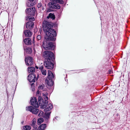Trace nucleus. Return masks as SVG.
Returning a JSON list of instances; mask_svg holds the SVG:
<instances>
[{
  "instance_id": "f257e3e1",
  "label": "nucleus",
  "mask_w": 130,
  "mask_h": 130,
  "mask_svg": "<svg viewBox=\"0 0 130 130\" xmlns=\"http://www.w3.org/2000/svg\"><path fill=\"white\" fill-rule=\"evenodd\" d=\"M50 23L46 21H44L42 23V29L46 34L45 38L46 41H55L56 36V31L52 28Z\"/></svg>"
},
{
  "instance_id": "f03ea898",
  "label": "nucleus",
  "mask_w": 130,
  "mask_h": 130,
  "mask_svg": "<svg viewBox=\"0 0 130 130\" xmlns=\"http://www.w3.org/2000/svg\"><path fill=\"white\" fill-rule=\"evenodd\" d=\"M43 57L45 58L44 65L47 69H53L54 64L53 62L54 59V54L51 51H45L43 53Z\"/></svg>"
},
{
  "instance_id": "7ed1b4c3",
  "label": "nucleus",
  "mask_w": 130,
  "mask_h": 130,
  "mask_svg": "<svg viewBox=\"0 0 130 130\" xmlns=\"http://www.w3.org/2000/svg\"><path fill=\"white\" fill-rule=\"evenodd\" d=\"M42 46L43 48L45 50H53L55 46L52 42H48L44 41L43 42Z\"/></svg>"
},
{
  "instance_id": "20e7f679",
  "label": "nucleus",
  "mask_w": 130,
  "mask_h": 130,
  "mask_svg": "<svg viewBox=\"0 0 130 130\" xmlns=\"http://www.w3.org/2000/svg\"><path fill=\"white\" fill-rule=\"evenodd\" d=\"M38 102L41 109L45 108L48 103V98H38Z\"/></svg>"
},
{
  "instance_id": "39448f33",
  "label": "nucleus",
  "mask_w": 130,
  "mask_h": 130,
  "mask_svg": "<svg viewBox=\"0 0 130 130\" xmlns=\"http://www.w3.org/2000/svg\"><path fill=\"white\" fill-rule=\"evenodd\" d=\"M38 76L36 77L35 75L34 74H29L27 77L28 80L30 82H35L38 79Z\"/></svg>"
},
{
  "instance_id": "423d86ee",
  "label": "nucleus",
  "mask_w": 130,
  "mask_h": 130,
  "mask_svg": "<svg viewBox=\"0 0 130 130\" xmlns=\"http://www.w3.org/2000/svg\"><path fill=\"white\" fill-rule=\"evenodd\" d=\"M36 8L35 7L29 8H27L26 10V14L30 15H34L35 13Z\"/></svg>"
},
{
  "instance_id": "0eeeda50",
  "label": "nucleus",
  "mask_w": 130,
  "mask_h": 130,
  "mask_svg": "<svg viewBox=\"0 0 130 130\" xmlns=\"http://www.w3.org/2000/svg\"><path fill=\"white\" fill-rule=\"evenodd\" d=\"M25 60L26 64L27 66H31L34 63L33 58L31 57H26Z\"/></svg>"
},
{
  "instance_id": "6e6552de",
  "label": "nucleus",
  "mask_w": 130,
  "mask_h": 130,
  "mask_svg": "<svg viewBox=\"0 0 130 130\" xmlns=\"http://www.w3.org/2000/svg\"><path fill=\"white\" fill-rule=\"evenodd\" d=\"M26 110L29 111L35 114H37L39 111V110L36 108L34 107L31 106H28L26 107Z\"/></svg>"
},
{
  "instance_id": "1a4fd4ad",
  "label": "nucleus",
  "mask_w": 130,
  "mask_h": 130,
  "mask_svg": "<svg viewBox=\"0 0 130 130\" xmlns=\"http://www.w3.org/2000/svg\"><path fill=\"white\" fill-rule=\"evenodd\" d=\"M30 102L31 105L32 106L36 107L39 106L38 103L37 98H32L30 100Z\"/></svg>"
},
{
  "instance_id": "9d476101",
  "label": "nucleus",
  "mask_w": 130,
  "mask_h": 130,
  "mask_svg": "<svg viewBox=\"0 0 130 130\" xmlns=\"http://www.w3.org/2000/svg\"><path fill=\"white\" fill-rule=\"evenodd\" d=\"M36 3V0H28L27 5L28 7H30L35 5Z\"/></svg>"
},
{
  "instance_id": "9b49d317",
  "label": "nucleus",
  "mask_w": 130,
  "mask_h": 130,
  "mask_svg": "<svg viewBox=\"0 0 130 130\" xmlns=\"http://www.w3.org/2000/svg\"><path fill=\"white\" fill-rule=\"evenodd\" d=\"M50 7L53 9H59L60 7L59 4L56 3L52 2L51 4L50 5Z\"/></svg>"
},
{
  "instance_id": "f8f14e48",
  "label": "nucleus",
  "mask_w": 130,
  "mask_h": 130,
  "mask_svg": "<svg viewBox=\"0 0 130 130\" xmlns=\"http://www.w3.org/2000/svg\"><path fill=\"white\" fill-rule=\"evenodd\" d=\"M26 25L27 29H31L33 27L34 24L32 22L29 21L26 23Z\"/></svg>"
},
{
  "instance_id": "ddd939ff",
  "label": "nucleus",
  "mask_w": 130,
  "mask_h": 130,
  "mask_svg": "<svg viewBox=\"0 0 130 130\" xmlns=\"http://www.w3.org/2000/svg\"><path fill=\"white\" fill-rule=\"evenodd\" d=\"M24 34L26 37H30L32 35V33L30 30H26L24 32Z\"/></svg>"
},
{
  "instance_id": "4468645a",
  "label": "nucleus",
  "mask_w": 130,
  "mask_h": 130,
  "mask_svg": "<svg viewBox=\"0 0 130 130\" xmlns=\"http://www.w3.org/2000/svg\"><path fill=\"white\" fill-rule=\"evenodd\" d=\"M25 44L26 45H30L31 44V40L29 38H26L24 40Z\"/></svg>"
},
{
  "instance_id": "2eb2a0df",
  "label": "nucleus",
  "mask_w": 130,
  "mask_h": 130,
  "mask_svg": "<svg viewBox=\"0 0 130 130\" xmlns=\"http://www.w3.org/2000/svg\"><path fill=\"white\" fill-rule=\"evenodd\" d=\"M31 125V126L33 127L36 129L37 128V125L36 120L34 118L33 119Z\"/></svg>"
},
{
  "instance_id": "dca6fc26",
  "label": "nucleus",
  "mask_w": 130,
  "mask_h": 130,
  "mask_svg": "<svg viewBox=\"0 0 130 130\" xmlns=\"http://www.w3.org/2000/svg\"><path fill=\"white\" fill-rule=\"evenodd\" d=\"M53 108V105L52 104L50 103L47 105V108H45L44 110L45 111L47 112L48 111L50 110Z\"/></svg>"
},
{
  "instance_id": "f3484780",
  "label": "nucleus",
  "mask_w": 130,
  "mask_h": 130,
  "mask_svg": "<svg viewBox=\"0 0 130 130\" xmlns=\"http://www.w3.org/2000/svg\"><path fill=\"white\" fill-rule=\"evenodd\" d=\"M28 72L29 73H33L35 71V68L32 67H29L28 69Z\"/></svg>"
},
{
  "instance_id": "a211bd4d",
  "label": "nucleus",
  "mask_w": 130,
  "mask_h": 130,
  "mask_svg": "<svg viewBox=\"0 0 130 130\" xmlns=\"http://www.w3.org/2000/svg\"><path fill=\"white\" fill-rule=\"evenodd\" d=\"M38 89L39 90H41L42 91H46L47 90L46 87H45L44 85L39 86L38 87Z\"/></svg>"
},
{
  "instance_id": "6ab92c4d",
  "label": "nucleus",
  "mask_w": 130,
  "mask_h": 130,
  "mask_svg": "<svg viewBox=\"0 0 130 130\" xmlns=\"http://www.w3.org/2000/svg\"><path fill=\"white\" fill-rule=\"evenodd\" d=\"M46 127L45 124H42L38 128L39 130H44Z\"/></svg>"
},
{
  "instance_id": "aec40b11",
  "label": "nucleus",
  "mask_w": 130,
  "mask_h": 130,
  "mask_svg": "<svg viewBox=\"0 0 130 130\" xmlns=\"http://www.w3.org/2000/svg\"><path fill=\"white\" fill-rule=\"evenodd\" d=\"M47 19L50 18L52 20H54L55 18V17L54 14L50 13L48 15L47 17Z\"/></svg>"
},
{
  "instance_id": "412c9836",
  "label": "nucleus",
  "mask_w": 130,
  "mask_h": 130,
  "mask_svg": "<svg viewBox=\"0 0 130 130\" xmlns=\"http://www.w3.org/2000/svg\"><path fill=\"white\" fill-rule=\"evenodd\" d=\"M53 3H59L61 4H63L64 2L62 0H52Z\"/></svg>"
},
{
  "instance_id": "4be33fe9",
  "label": "nucleus",
  "mask_w": 130,
  "mask_h": 130,
  "mask_svg": "<svg viewBox=\"0 0 130 130\" xmlns=\"http://www.w3.org/2000/svg\"><path fill=\"white\" fill-rule=\"evenodd\" d=\"M26 20L28 21L29 20V21L32 22L33 21H34L35 20V19L34 18L32 17H30L27 16V17Z\"/></svg>"
},
{
  "instance_id": "5701e85b",
  "label": "nucleus",
  "mask_w": 130,
  "mask_h": 130,
  "mask_svg": "<svg viewBox=\"0 0 130 130\" xmlns=\"http://www.w3.org/2000/svg\"><path fill=\"white\" fill-rule=\"evenodd\" d=\"M47 84L48 86H51L53 85V82L52 80L49 79V80L47 81Z\"/></svg>"
},
{
  "instance_id": "b1692460",
  "label": "nucleus",
  "mask_w": 130,
  "mask_h": 130,
  "mask_svg": "<svg viewBox=\"0 0 130 130\" xmlns=\"http://www.w3.org/2000/svg\"><path fill=\"white\" fill-rule=\"evenodd\" d=\"M26 51L27 53L28 54H30L32 52L31 48L30 47L27 48L26 49Z\"/></svg>"
},
{
  "instance_id": "393cba45",
  "label": "nucleus",
  "mask_w": 130,
  "mask_h": 130,
  "mask_svg": "<svg viewBox=\"0 0 130 130\" xmlns=\"http://www.w3.org/2000/svg\"><path fill=\"white\" fill-rule=\"evenodd\" d=\"M44 121L43 119L42 118H40L38 119L37 121V122L38 124H40L42 122Z\"/></svg>"
},
{
  "instance_id": "a878e982",
  "label": "nucleus",
  "mask_w": 130,
  "mask_h": 130,
  "mask_svg": "<svg viewBox=\"0 0 130 130\" xmlns=\"http://www.w3.org/2000/svg\"><path fill=\"white\" fill-rule=\"evenodd\" d=\"M46 113H45V116L46 119H48L50 117V114L51 113V112H50L48 113L47 112H46Z\"/></svg>"
},
{
  "instance_id": "bb28decb",
  "label": "nucleus",
  "mask_w": 130,
  "mask_h": 130,
  "mask_svg": "<svg viewBox=\"0 0 130 130\" xmlns=\"http://www.w3.org/2000/svg\"><path fill=\"white\" fill-rule=\"evenodd\" d=\"M23 128L24 130H30L31 129V127L27 125L25 126Z\"/></svg>"
},
{
  "instance_id": "cd10ccee",
  "label": "nucleus",
  "mask_w": 130,
  "mask_h": 130,
  "mask_svg": "<svg viewBox=\"0 0 130 130\" xmlns=\"http://www.w3.org/2000/svg\"><path fill=\"white\" fill-rule=\"evenodd\" d=\"M41 72L42 74L44 75H46V71L44 69H43V70H42L41 71Z\"/></svg>"
},
{
  "instance_id": "c85d7f7f",
  "label": "nucleus",
  "mask_w": 130,
  "mask_h": 130,
  "mask_svg": "<svg viewBox=\"0 0 130 130\" xmlns=\"http://www.w3.org/2000/svg\"><path fill=\"white\" fill-rule=\"evenodd\" d=\"M42 94H43V96H44L45 98H48V96L50 97L49 95L47 92H46L45 94L42 93Z\"/></svg>"
},
{
  "instance_id": "c756f323",
  "label": "nucleus",
  "mask_w": 130,
  "mask_h": 130,
  "mask_svg": "<svg viewBox=\"0 0 130 130\" xmlns=\"http://www.w3.org/2000/svg\"><path fill=\"white\" fill-rule=\"evenodd\" d=\"M49 79L52 80L54 78V76L53 74H52L50 76H48Z\"/></svg>"
},
{
  "instance_id": "7c9ffc66",
  "label": "nucleus",
  "mask_w": 130,
  "mask_h": 130,
  "mask_svg": "<svg viewBox=\"0 0 130 130\" xmlns=\"http://www.w3.org/2000/svg\"><path fill=\"white\" fill-rule=\"evenodd\" d=\"M43 114V112L42 111H40V113L38 114V116L39 117H41L42 116Z\"/></svg>"
},
{
  "instance_id": "2f4dec72",
  "label": "nucleus",
  "mask_w": 130,
  "mask_h": 130,
  "mask_svg": "<svg viewBox=\"0 0 130 130\" xmlns=\"http://www.w3.org/2000/svg\"><path fill=\"white\" fill-rule=\"evenodd\" d=\"M41 35H38L37 37V40H41Z\"/></svg>"
},
{
  "instance_id": "473e14b6",
  "label": "nucleus",
  "mask_w": 130,
  "mask_h": 130,
  "mask_svg": "<svg viewBox=\"0 0 130 130\" xmlns=\"http://www.w3.org/2000/svg\"><path fill=\"white\" fill-rule=\"evenodd\" d=\"M53 74L51 72V71L48 70V76H50L51 75V74Z\"/></svg>"
},
{
  "instance_id": "72a5a7b5",
  "label": "nucleus",
  "mask_w": 130,
  "mask_h": 130,
  "mask_svg": "<svg viewBox=\"0 0 130 130\" xmlns=\"http://www.w3.org/2000/svg\"><path fill=\"white\" fill-rule=\"evenodd\" d=\"M42 6V4L41 3H39L37 5V7L38 8Z\"/></svg>"
},
{
  "instance_id": "f704fd0d",
  "label": "nucleus",
  "mask_w": 130,
  "mask_h": 130,
  "mask_svg": "<svg viewBox=\"0 0 130 130\" xmlns=\"http://www.w3.org/2000/svg\"><path fill=\"white\" fill-rule=\"evenodd\" d=\"M43 66H41L40 67H39V69L41 70V71L42 70H43Z\"/></svg>"
},
{
  "instance_id": "c9c22d12",
  "label": "nucleus",
  "mask_w": 130,
  "mask_h": 130,
  "mask_svg": "<svg viewBox=\"0 0 130 130\" xmlns=\"http://www.w3.org/2000/svg\"><path fill=\"white\" fill-rule=\"evenodd\" d=\"M108 72L109 74H111L112 73V72L111 70H109Z\"/></svg>"
},
{
  "instance_id": "e433bc0d",
  "label": "nucleus",
  "mask_w": 130,
  "mask_h": 130,
  "mask_svg": "<svg viewBox=\"0 0 130 130\" xmlns=\"http://www.w3.org/2000/svg\"><path fill=\"white\" fill-rule=\"evenodd\" d=\"M40 93V91H39V90H38L37 92V95H38Z\"/></svg>"
},
{
  "instance_id": "4c0bfd02",
  "label": "nucleus",
  "mask_w": 130,
  "mask_h": 130,
  "mask_svg": "<svg viewBox=\"0 0 130 130\" xmlns=\"http://www.w3.org/2000/svg\"><path fill=\"white\" fill-rule=\"evenodd\" d=\"M7 95L8 96L9 95L8 92L7 91Z\"/></svg>"
},
{
  "instance_id": "58836bf2",
  "label": "nucleus",
  "mask_w": 130,
  "mask_h": 130,
  "mask_svg": "<svg viewBox=\"0 0 130 130\" xmlns=\"http://www.w3.org/2000/svg\"><path fill=\"white\" fill-rule=\"evenodd\" d=\"M45 9L43 7L42 8V10H44Z\"/></svg>"
},
{
  "instance_id": "ea45409f",
  "label": "nucleus",
  "mask_w": 130,
  "mask_h": 130,
  "mask_svg": "<svg viewBox=\"0 0 130 130\" xmlns=\"http://www.w3.org/2000/svg\"><path fill=\"white\" fill-rule=\"evenodd\" d=\"M34 84V83H32V84H31V86H32Z\"/></svg>"
},
{
  "instance_id": "a19ab883",
  "label": "nucleus",
  "mask_w": 130,
  "mask_h": 130,
  "mask_svg": "<svg viewBox=\"0 0 130 130\" xmlns=\"http://www.w3.org/2000/svg\"><path fill=\"white\" fill-rule=\"evenodd\" d=\"M38 97H39V98H41V97H40V96H39V95H38Z\"/></svg>"
},
{
  "instance_id": "79ce46f5",
  "label": "nucleus",
  "mask_w": 130,
  "mask_h": 130,
  "mask_svg": "<svg viewBox=\"0 0 130 130\" xmlns=\"http://www.w3.org/2000/svg\"><path fill=\"white\" fill-rule=\"evenodd\" d=\"M36 68L37 69H38V67H36Z\"/></svg>"
}]
</instances>
